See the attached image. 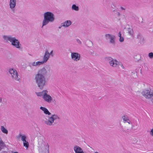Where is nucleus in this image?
Masks as SVG:
<instances>
[{"instance_id":"f257e3e1","label":"nucleus","mask_w":153,"mask_h":153,"mask_svg":"<svg viewBox=\"0 0 153 153\" xmlns=\"http://www.w3.org/2000/svg\"><path fill=\"white\" fill-rule=\"evenodd\" d=\"M48 71L49 70L44 67L39 69L35 75V79L36 83L41 89H42L47 84L45 76Z\"/></svg>"},{"instance_id":"f03ea898","label":"nucleus","mask_w":153,"mask_h":153,"mask_svg":"<svg viewBox=\"0 0 153 153\" xmlns=\"http://www.w3.org/2000/svg\"><path fill=\"white\" fill-rule=\"evenodd\" d=\"M55 19L54 15L52 13L49 11L45 13L42 27L48 25L49 22H53Z\"/></svg>"},{"instance_id":"7ed1b4c3","label":"nucleus","mask_w":153,"mask_h":153,"mask_svg":"<svg viewBox=\"0 0 153 153\" xmlns=\"http://www.w3.org/2000/svg\"><path fill=\"white\" fill-rule=\"evenodd\" d=\"M48 91L46 90H43L40 92H35L38 97H42L44 101L49 103L51 102L53 100L52 97L48 94Z\"/></svg>"},{"instance_id":"20e7f679","label":"nucleus","mask_w":153,"mask_h":153,"mask_svg":"<svg viewBox=\"0 0 153 153\" xmlns=\"http://www.w3.org/2000/svg\"><path fill=\"white\" fill-rule=\"evenodd\" d=\"M2 38L5 41L10 42L12 45L14 47L19 48V41L11 35H4L2 36Z\"/></svg>"},{"instance_id":"39448f33","label":"nucleus","mask_w":153,"mask_h":153,"mask_svg":"<svg viewBox=\"0 0 153 153\" xmlns=\"http://www.w3.org/2000/svg\"><path fill=\"white\" fill-rule=\"evenodd\" d=\"M59 117L56 114L52 115L51 116H48V119L44 121L45 124L47 126H52L54 125V121L59 119Z\"/></svg>"},{"instance_id":"423d86ee","label":"nucleus","mask_w":153,"mask_h":153,"mask_svg":"<svg viewBox=\"0 0 153 153\" xmlns=\"http://www.w3.org/2000/svg\"><path fill=\"white\" fill-rule=\"evenodd\" d=\"M141 94L146 99H150L153 97V89L145 88L143 90Z\"/></svg>"},{"instance_id":"0eeeda50","label":"nucleus","mask_w":153,"mask_h":153,"mask_svg":"<svg viewBox=\"0 0 153 153\" xmlns=\"http://www.w3.org/2000/svg\"><path fill=\"white\" fill-rule=\"evenodd\" d=\"M39 150L40 152H49V145L48 143L43 141L39 143Z\"/></svg>"},{"instance_id":"6e6552de","label":"nucleus","mask_w":153,"mask_h":153,"mask_svg":"<svg viewBox=\"0 0 153 153\" xmlns=\"http://www.w3.org/2000/svg\"><path fill=\"white\" fill-rule=\"evenodd\" d=\"M8 71L13 81H19V78L18 73L15 69L13 68H10L8 69Z\"/></svg>"},{"instance_id":"1a4fd4ad","label":"nucleus","mask_w":153,"mask_h":153,"mask_svg":"<svg viewBox=\"0 0 153 153\" xmlns=\"http://www.w3.org/2000/svg\"><path fill=\"white\" fill-rule=\"evenodd\" d=\"M105 59L108 62L110 65L114 68L118 67L120 63L116 59L112 58L111 57H106L105 58Z\"/></svg>"},{"instance_id":"9d476101","label":"nucleus","mask_w":153,"mask_h":153,"mask_svg":"<svg viewBox=\"0 0 153 153\" xmlns=\"http://www.w3.org/2000/svg\"><path fill=\"white\" fill-rule=\"evenodd\" d=\"M105 36L106 40H109L110 44L112 45L115 44L116 37L114 35L108 33L106 34Z\"/></svg>"},{"instance_id":"9b49d317","label":"nucleus","mask_w":153,"mask_h":153,"mask_svg":"<svg viewBox=\"0 0 153 153\" xmlns=\"http://www.w3.org/2000/svg\"><path fill=\"white\" fill-rule=\"evenodd\" d=\"M71 57L72 60L75 62H78L80 59V55L77 53H71Z\"/></svg>"},{"instance_id":"f8f14e48","label":"nucleus","mask_w":153,"mask_h":153,"mask_svg":"<svg viewBox=\"0 0 153 153\" xmlns=\"http://www.w3.org/2000/svg\"><path fill=\"white\" fill-rule=\"evenodd\" d=\"M50 56L49 54V52L47 50H46L43 56V59L42 61L44 63V64L46 63L48 61L50 57Z\"/></svg>"},{"instance_id":"ddd939ff","label":"nucleus","mask_w":153,"mask_h":153,"mask_svg":"<svg viewBox=\"0 0 153 153\" xmlns=\"http://www.w3.org/2000/svg\"><path fill=\"white\" fill-rule=\"evenodd\" d=\"M17 2V0H9V5L10 8L12 10L14 9Z\"/></svg>"},{"instance_id":"4468645a","label":"nucleus","mask_w":153,"mask_h":153,"mask_svg":"<svg viewBox=\"0 0 153 153\" xmlns=\"http://www.w3.org/2000/svg\"><path fill=\"white\" fill-rule=\"evenodd\" d=\"M74 149L75 153H84L82 149L78 146H75Z\"/></svg>"},{"instance_id":"2eb2a0df","label":"nucleus","mask_w":153,"mask_h":153,"mask_svg":"<svg viewBox=\"0 0 153 153\" xmlns=\"http://www.w3.org/2000/svg\"><path fill=\"white\" fill-rule=\"evenodd\" d=\"M44 64L42 60L41 61H38L36 62H34L31 63V65L33 66H39L40 65Z\"/></svg>"},{"instance_id":"dca6fc26","label":"nucleus","mask_w":153,"mask_h":153,"mask_svg":"<svg viewBox=\"0 0 153 153\" xmlns=\"http://www.w3.org/2000/svg\"><path fill=\"white\" fill-rule=\"evenodd\" d=\"M72 24V22L70 20H67L61 24L63 27H69Z\"/></svg>"},{"instance_id":"f3484780","label":"nucleus","mask_w":153,"mask_h":153,"mask_svg":"<svg viewBox=\"0 0 153 153\" xmlns=\"http://www.w3.org/2000/svg\"><path fill=\"white\" fill-rule=\"evenodd\" d=\"M0 130L1 132L7 135L8 133V130L3 126H0Z\"/></svg>"},{"instance_id":"a211bd4d","label":"nucleus","mask_w":153,"mask_h":153,"mask_svg":"<svg viewBox=\"0 0 153 153\" xmlns=\"http://www.w3.org/2000/svg\"><path fill=\"white\" fill-rule=\"evenodd\" d=\"M137 37L140 43L143 42L144 39L140 33H138L137 35Z\"/></svg>"},{"instance_id":"6ab92c4d","label":"nucleus","mask_w":153,"mask_h":153,"mask_svg":"<svg viewBox=\"0 0 153 153\" xmlns=\"http://www.w3.org/2000/svg\"><path fill=\"white\" fill-rule=\"evenodd\" d=\"M40 108L41 110H42L45 114L48 115H50L51 114V113L48 111V109L46 108L43 107H41Z\"/></svg>"},{"instance_id":"aec40b11","label":"nucleus","mask_w":153,"mask_h":153,"mask_svg":"<svg viewBox=\"0 0 153 153\" xmlns=\"http://www.w3.org/2000/svg\"><path fill=\"white\" fill-rule=\"evenodd\" d=\"M5 146V144L1 138L0 137V151Z\"/></svg>"},{"instance_id":"412c9836","label":"nucleus","mask_w":153,"mask_h":153,"mask_svg":"<svg viewBox=\"0 0 153 153\" xmlns=\"http://www.w3.org/2000/svg\"><path fill=\"white\" fill-rule=\"evenodd\" d=\"M20 137L21 138V140L23 143L26 142L27 136L25 135L20 134Z\"/></svg>"},{"instance_id":"4be33fe9","label":"nucleus","mask_w":153,"mask_h":153,"mask_svg":"<svg viewBox=\"0 0 153 153\" xmlns=\"http://www.w3.org/2000/svg\"><path fill=\"white\" fill-rule=\"evenodd\" d=\"M71 9L72 10L78 11L79 10V7L76 6L75 4H73L71 6Z\"/></svg>"},{"instance_id":"5701e85b","label":"nucleus","mask_w":153,"mask_h":153,"mask_svg":"<svg viewBox=\"0 0 153 153\" xmlns=\"http://www.w3.org/2000/svg\"><path fill=\"white\" fill-rule=\"evenodd\" d=\"M128 33L131 36H132L133 34V29L131 28H128Z\"/></svg>"},{"instance_id":"b1692460","label":"nucleus","mask_w":153,"mask_h":153,"mask_svg":"<svg viewBox=\"0 0 153 153\" xmlns=\"http://www.w3.org/2000/svg\"><path fill=\"white\" fill-rule=\"evenodd\" d=\"M122 117L123 121L125 122H126V121H129V119L127 116L123 115Z\"/></svg>"},{"instance_id":"393cba45","label":"nucleus","mask_w":153,"mask_h":153,"mask_svg":"<svg viewBox=\"0 0 153 153\" xmlns=\"http://www.w3.org/2000/svg\"><path fill=\"white\" fill-rule=\"evenodd\" d=\"M23 146L25 147L27 149L29 146L28 142L27 141L26 142L23 143Z\"/></svg>"},{"instance_id":"a878e982","label":"nucleus","mask_w":153,"mask_h":153,"mask_svg":"<svg viewBox=\"0 0 153 153\" xmlns=\"http://www.w3.org/2000/svg\"><path fill=\"white\" fill-rule=\"evenodd\" d=\"M149 57L151 58L152 59L153 58V53L152 52L150 53H149L148 55Z\"/></svg>"},{"instance_id":"bb28decb","label":"nucleus","mask_w":153,"mask_h":153,"mask_svg":"<svg viewBox=\"0 0 153 153\" xmlns=\"http://www.w3.org/2000/svg\"><path fill=\"white\" fill-rule=\"evenodd\" d=\"M89 152H94V153H98L97 152H94V149L91 147H90V148L89 149Z\"/></svg>"},{"instance_id":"cd10ccee","label":"nucleus","mask_w":153,"mask_h":153,"mask_svg":"<svg viewBox=\"0 0 153 153\" xmlns=\"http://www.w3.org/2000/svg\"><path fill=\"white\" fill-rule=\"evenodd\" d=\"M76 41L79 45H80L82 44L81 42L79 39H76Z\"/></svg>"},{"instance_id":"c85d7f7f","label":"nucleus","mask_w":153,"mask_h":153,"mask_svg":"<svg viewBox=\"0 0 153 153\" xmlns=\"http://www.w3.org/2000/svg\"><path fill=\"white\" fill-rule=\"evenodd\" d=\"M119 40L121 42H123L124 40V38L123 37H120Z\"/></svg>"},{"instance_id":"c756f323","label":"nucleus","mask_w":153,"mask_h":153,"mask_svg":"<svg viewBox=\"0 0 153 153\" xmlns=\"http://www.w3.org/2000/svg\"><path fill=\"white\" fill-rule=\"evenodd\" d=\"M150 134L153 137V129L151 130L150 132Z\"/></svg>"},{"instance_id":"7c9ffc66","label":"nucleus","mask_w":153,"mask_h":153,"mask_svg":"<svg viewBox=\"0 0 153 153\" xmlns=\"http://www.w3.org/2000/svg\"><path fill=\"white\" fill-rule=\"evenodd\" d=\"M53 50L51 51L50 53H49V55L50 56H53Z\"/></svg>"},{"instance_id":"2f4dec72","label":"nucleus","mask_w":153,"mask_h":153,"mask_svg":"<svg viewBox=\"0 0 153 153\" xmlns=\"http://www.w3.org/2000/svg\"><path fill=\"white\" fill-rule=\"evenodd\" d=\"M120 15H121L120 14L119 12H118L117 13V15L118 17H120Z\"/></svg>"},{"instance_id":"473e14b6","label":"nucleus","mask_w":153,"mask_h":153,"mask_svg":"<svg viewBox=\"0 0 153 153\" xmlns=\"http://www.w3.org/2000/svg\"><path fill=\"white\" fill-rule=\"evenodd\" d=\"M120 66H121V67L123 69H124V66H123V65L122 64H121L120 63Z\"/></svg>"},{"instance_id":"72a5a7b5","label":"nucleus","mask_w":153,"mask_h":153,"mask_svg":"<svg viewBox=\"0 0 153 153\" xmlns=\"http://www.w3.org/2000/svg\"><path fill=\"white\" fill-rule=\"evenodd\" d=\"M120 9L122 10H125V9L123 7H120Z\"/></svg>"},{"instance_id":"f704fd0d","label":"nucleus","mask_w":153,"mask_h":153,"mask_svg":"<svg viewBox=\"0 0 153 153\" xmlns=\"http://www.w3.org/2000/svg\"><path fill=\"white\" fill-rule=\"evenodd\" d=\"M126 122L127 123H128L129 124H131V123L130 122V121L129 119V121H126Z\"/></svg>"},{"instance_id":"c9c22d12","label":"nucleus","mask_w":153,"mask_h":153,"mask_svg":"<svg viewBox=\"0 0 153 153\" xmlns=\"http://www.w3.org/2000/svg\"><path fill=\"white\" fill-rule=\"evenodd\" d=\"M118 36L120 37H121V34L120 33V32L119 33V34H118Z\"/></svg>"},{"instance_id":"e433bc0d","label":"nucleus","mask_w":153,"mask_h":153,"mask_svg":"<svg viewBox=\"0 0 153 153\" xmlns=\"http://www.w3.org/2000/svg\"><path fill=\"white\" fill-rule=\"evenodd\" d=\"M2 98L0 97V103L2 102Z\"/></svg>"},{"instance_id":"4c0bfd02","label":"nucleus","mask_w":153,"mask_h":153,"mask_svg":"<svg viewBox=\"0 0 153 153\" xmlns=\"http://www.w3.org/2000/svg\"><path fill=\"white\" fill-rule=\"evenodd\" d=\"M63 27V26H62V25H61V26H59V27L58 28H59V29H60V28H61V27Z\"/></svg>"},{"instance_id":"58836bf2","label":"nucleus","mask_w":153,"mask_h":153,"mask_svg":"<svg viewBox=\"0 0 153 153\" xmlns=\"http://www.w3.org/2000/svg\"><path fill=\"white\" fill-rule=\"evenodd\" d=\"M14 153H18L16 152H15Z\"/></svg>"}]
</instances>
